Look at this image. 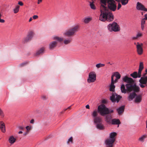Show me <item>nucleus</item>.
Segmentation results:
<instances>
[{
	"label": "nucleus",
	"instance_id": "1",
	"mask_svg": "<svg viewBox=\"0 0 147 147\" xmlns=\"http://www.w3.org/2000/svg\"><path fill=\"white\" fill-rule=\"evenodd\" d=\"M110 111H94L92 114V116L94 118V122L96 124L97 128L100 129H104V126L102 124V119L98 117H96L98 113H100L102 116H105L106 121L109 124L110 123Z\"/></svg>",
	"mask_w": 147,
	"mask_h": 147
},
{
	"label": "nucleus",
	"instance_id": "2",
	"mask_svg": "<svg viewBox=\"0 0 147 147\" xmlns=\"http://www.w3.org/2000/svg\"><path fill=\"white\" fill-rule=\"evenodd\" d=\"M122 80L123 82L127 83L126 84L125 86L129 92H131L132 91H134L135 92L140 91V88L137 86L131 78L126 76L122 78Z\"/></svg>",
	"mask_w": 147,
	"mask_h": 147
},
{
	"label": "nucleus",
	"instance_id": "3",
	"mask_svg": "<svg viewBox=\"0 0 147 147\" xmlns=\"http://www.w3.org/2000/svg\"><path fill=\"white\" fill-rule=\"evenodd\" d=\"M101 14L99 20L104 22L106 20L110 21V9H107L104 5H102L100 10Z\"/></svg>",
	"mask_w": 147,
	"mask_h": 147
},
{
	"label": "nucleus",
	"instance_id": "4",
	"mask_svg": "<svg viewBox=\"0 0 147 147\" xmlns=\"http://www.w3.org/2000/svg\"><path fill=\"white\" fill-rule=\"evenodd\" d=\"M79 28V26L78 25H76L72 28L67 30L64 33V34L67 36H71L75 34V33L77 32Z\"/></svg>",
	"mask_w": 147,
	"mask_h": 147
},
{
	"label": "nucleus",
	"instance_id": "5",
	"mask_svg": "<svg viewBox=\"0 0 147 147\" xmlns=\"http://www.w3.org/2000/svg\"><path fill=\"white\" fill-rule=\"evenodd\" d=\"M144 68L143 64L142 62H140L139 65V67L138 72L134 71L130 74V76L134 78H140L141 77V72Z\"/></svg>",
	"mask_w": 147,
	"mask_h": 147
},
{
	"label": "nucleus",
	"instance_id": "6",
	"mask_svg": "<svg viewBox=\"0 0 147 147\" xmlns=\"http://www.w3.org/2000/svg\"><path fill=\"white\" fill-rule=\"evenodd\" d=\"M96 75L94 71L90 72L89 74L88 78L87 80L88 83L93 82L96 80Z\"/></svg>",
	"mask_w": 147,
	"mask_h": 147
},
{
	"label": "nucleus",
	"instance_id": "7",
	"mask_svg": "<svg viewBox=\"0 0 147 147\" xmlns=\"http://www.w3.org/2000/svg\"><path fill=\"white\" fill-rule=\"evenodd\" d=\"M139 82V85L141 88H143L145 87H147V76L141 77Z\"/></svg>",
	"mask_w": 147,
	"mask_h": 147
},
{
	"label": "nucleus",
	"instance_id": "8",
	"mask_svg": "<svg viewBox=\"0 0 147 147\" xmlns=\"http://www.w3.org/2000/svg\"><path fill=\"white\" fill-rule=\"evenodd\" d=\"M111 28L112 31L115 32H119L120 30L119 25L115 22L111 24Z\"/></svg>",
	"mask_w": 147,
	"mask_h": 147
},
{
	"label": "nucleus",
	"instance_id": "9",
	"mask_svg": "<svg viewBox=\"0 0 147 147\" xmlns=\"http://www.w3.org/2000/svg\"><path fill=\"white\" fill-rule=\"evenodd\" d=\"M121 77L120 74L118 72L113 73L111 77V80L112 81V79H113V81L116 83L117 82L118 80Z\"/></svg>",
	"mask_w": 147,
	"mask_h": 147
},
{
	"label": "nucleus",
	"instance_id": "10",
	"mask_svg": "<svg viewBox=\"0 0 147 147\" xmlns=\"http://www.w3.org/2000/svg\"><path fill=\"white\" fill-rule=\"evenodd\" d=\"M143 45V44L142 43H137V51L138 54L140 55H142L143 53V49L142 48Z\"/></svg>",
	"mask_w": 147,
	"mask_h": 147
},
{
	"label": "nucleus",
	"instance_id": "11",
	"mask_svg": "<svg viewBox=\"0 0 147 147\" xmlns=\"http://www.w3.org/2000/svg\"><path fill=\"white\" fill-rule=\"evenodd\" d=\"M121 98V96L117 95L116 93H113L111 96V100L113 102L116 101L118 102Z\"/></svg>",
	"mask_w": 147,
	"mask_h": 147
},
{
	"label": "nucleus",
	"instance_id": "12",
	"mask_svg": "<svg viewBox=\"0 0 147 147\" xmlns=\"http://www.w3.org/2000/svg\"><path fill=\"white\" fill-rule=\"evenodd\" d=\"M34 34V33L32 31L29 32L27 36L23 39V42L24 43H26L30 40L32 38Z\"/></svg>",
	"mask_w": 147,
	"mask_h": 147
},
{
	"label": "nucleus",
	"instance_id": "13",
	"mask_svg": "<svg viewBox=\"0 0 147 147\" xmlns=\"http://www.w3.org/2000/svg\"><path fill=\"white\" fill-rule=\"evenodd\" d=\"M100 1L101 3L103 4L102 5H104L105 7H107V9H110V0H100ZM101 8V7H100Z\"/></svg>",
	"mask_w": 147,
	"mask_h": 147
},
{
	"label": "nucleus",
	"instance_id": "14",
	"mask_svg": "<svg viewBox=\"0 0 147 147\" xmlns=\"http://www.w3.org/2000/svg\"><path fill=\"white\" fill-rule=\"evenodd\" d=\"M136 9L140 10L147 11V9L141 3L138 2L137 3Z\"/></svg>",
	"mask_w": 147,
	"mask_h": 147
},
{
	"label": "nucleus",
	"instance_id": "15",
	"mask_svg": "<svg viewBox=\"0 0 147 147\" xmlns=\"http://www.w3.org/2000/svg\"><path fill=\"white\" fill-rule=\"evenodd\" d=\"M115 0H111V11H115L117 8L116 3Z\"/></svg>",
	"mask_w": 147,
	"mask_h": 147
},
{
	"label": "nucleus",
	"instance_id": "16",
	"mask_svg": "<svg viewBox=\"0 0 147 147\" xmlns=\"http://www.w3.org/2000/svg\"><path fill=\"white\" fill-rule=\"evenodd\" d=\"M111 123L113 125H118L117 127H119V125L121 123V122L118 119H114L112 120Z\"/></svg>",
	"mask_w": 147,
	"mask_h": 147
},
{
	"label": "nucleus",
	"instance_id": "17",
	"mask_svg": "<svg viewBox=\"0 0 147 147\" xmlns=\"http://www.w3.org/2000/svg\"><path fill=\"white\" fill-rule=\"evenodd\" d=\"M0 128L2 132L4 133L5 132V124L2 121H0Z\"/></svg>",
	"mask_w": 147,
	"mask_h": 147
},
{
	"label": "nucleus",
	"instance_id": "18",
	"mask_svg": "<svg viewBox=\"0 0 147 147\" xmlns=\"http://www.w3.org/2000/svg\"><path fill=\"white\" fill-rule=\"evenodd\" d=\"M97 110H109L105 105L101 104L98 106Z\"/></svg>",
	"mask_w": 147,
	"mask_h": 147
},
{
	"label": "nucleus",
	"instance_id": "19",
	"mask_svg": "<svg viewBox=\"0 0 147 147\" xmlns=\"http://www.w3.org/2000/svg\"><path fill=\"white\" fill-rule=\"evenodd\" d=\"M117 135V134L115 132H111V141L115 142Z\"/></svg>",
	"mask_w": 147,
	"mask_h": 147
},
{
	"label": "nucleus",
	"instance_id": "20",
	"mask_svg": "<svg viewBox=\"0 0 147 147\" xmlns=\"http://www.w3.org/2000/svg\"><path fill=\"white\" fill-rule=\"evenodd\" d=\"M143 36V34L142 32L140 31H139L136 36L133 37L132 38L133 40H137L139 38H140Z\"/></svg>",
	"mask_w": 147,
	"mask_h": 147
},
{
	"label": "nucleus",
	"instance_id": "21",
	"mask_svg": "<svg viewBox=\"0 0 147 147\" xmlns=\"http://www.w3.org/2000/svg\"><path fill=\"white\" fill-rule=\"evenodd\" d=\"M133 91V92L132 93H131L128 97V99L129 100H133V99L137 95L136 93L138 92H135L134 91Z\"/></svg>",
	"mask_w": 147,
	"mask_h": 147
},
{
	"label": "nucleus",
	"instance_id": "22",
	"mask_svg": "<svg viewBox=\"0 0 147 147\" xmlns=\"http://www.w3.org/2000/svg\"><path fill=\"white\" fill-rule=\"evenodd\" d=\"M142 99V96L141 95H136L135 100V102L136 103H139L141 101Z\"/></svg>",
	"mask_w": 147,
	"mask_h": 147
},
{
	"label": "nucleus",
	"instance_id": "23",
	"mask_svg": "<svg viewBox=\"0 0 147 147\" xmlns=\"http://www.w3.org/2000/svg\"><path fill=\"white\" fill-rule=\"evenodd\" d=\"M57 44V42L55 41H53L51 42L49 44V48L50 49H53L55 47Z\"/></svg>",
	"mask_w": 147,
	"mask_h": 147
},
{
	"label": "nucleus",
	"instance_id": "24",
	"mask_svg": "<svg viewBox=\"0 0 147 147\" xmlns=\"http://www.w3.org/2000/svg\"><path fill=\"white\" fill-rule=\"evenodd\" d=\"M9 141L10 144H12L16 142V139L13 136H11L9 138Z\"/></svg>",
	"mask_w": 147,
	"mask_h": 147
},
{
	"label": "nucleus",
	"instance_id": "25",
	"mask_svg": "<svg viewBox=\"0 0 147 147\" xmlns=\"http://www.w3.org/2000/svg\"><path fill=\"white\" fill-rule=\"evenodd\" d=\"M118 3H120L121 2L122 4L123 5H125L128 3L129 0H115Z\"/></svg>",
	"mask_w": 147,
	"mask_h": 147
},
{
	"label": "nucleus",
	"instance_id": "26",
	"mask_svg": "<svg viewBox=\"0 0 147 147\" xmlns=\"http://www.w3.org/2000/svg\"><path fill=\"white\" fill-rule=\"evenodd\" d=\"M121 92L122 93H126L127 91V92H129L128 91H127V88H126V89L125 88V86L124 84H122L121 86Z\"/></svg>",
	"mask_w": 147,
	"mask_h": 147
},
{
	"label": "nucleus",
	"instance_id": "27",
	"mask_svg": "<svg viewBox=\"0 0 147 147\" xmlns=\"http://www.w3.org/2000/svg\"><path fill=\"white\" fill-rule=\"evenodd\" d=\"M114 82L113 81V79H112V81L111 80V91L114 92L115 91V86L114 85Z\"/></svg>",
	"mask_w": 147,
	"mask_h": 147
},
{
	"label": "nucleus",
	"instance_id": "28",
	"mask_svg": "<svg viewBox=\"0 0 147 147\" xmlns=\"http://www.w3.org/2000/svg\"><path fill=\"white\" fill-rule=\"evenodd\" d=\"M105 143L107 147H110V134L109 138L106 140Z\"/></svg>",
	"mask_w": 147,
	"mask_h": 147
},
{
	"label": "nucleus",
	"instance_id": "29",
	"mask_svg": "<svg viewBox=\"0 0 147 147\" xmlns=\"http://www.w3.org/2000/svg\"><path fill=\"white\" fill-rule=\"evenodd\" d=\"M93 1L92 2H90V6L91 9L93 10H95L96 9V7L94 4Z\"/></svg>",
	"mask_w": 147,
	"mask_h": 147
},
{
	"label": "nucleus",
	"instance_id": "30",
	"mask_svg": "<svg viewBox=\"0 0 147 147\" xmlns=\"http://www.w3.org/2000/svg\"><path fill=\"white\" fill-rule=\"evenodd\" d=\"M92 20V18L90 17H85L84 19V23L87 24L89 23Z\"/></svg>",
	"mask_w": 147,
	"mask_h": 147
},
{
	"label": "nucleus",
	"instance_id": "31",
	"mask_svg": "<svg viewBox=\"0 0 147 147\" xmlns=\"http://www.w3.org/2000/svg\"><path fill=\"white\" fill-rule=\"evenodd\" d=\"M45 49L44 47L42 48L40 50H39L36 53V55H38L43 53Z\"/></svg>",
	"mask_w": 147,
	"mask_h": 147
},
{
	"label": "nucleus",
	"instance_id": "32",
	"mask_svg": "<svg viewBox=\"0 0 147 147\" xmlns=\"http://www.w3.org/2000/svg\"><path fill=\"white\" fill-rule=\"evenodd\" d=\"M20 6L18 5H17L16 6L14 9H13V10L14 13H16L19 11Z\"/></svg>",
	"mask_w": 147,
	"mask_h": 147
},
{
	"label": "nucleus",
	"instance_id": "33",
	"mask_svg": "<svg viewBox=\"0 0 147 147\" xmlns=\"http://www.w3.org/2000/svg\"><path fill=\"white\" fill-rule=\"evenodd\" d=\"M72 41V39L71 38H70L67 39L65 40L64 41V43L67 45L69 43Z\"/></svg>",
	"mask_w": 147,
	"mask_h": 147
},
{
	"label": "nucleus",
	"instance_id": "34",
	"mask_svg": "<svg viewBox=\"0 0 147 147\" xmlns=\"http://www.w3.org/2000/svg\"><path fill=\"white\" fill-rule=\"evenodd\" d=\"M54 40H57V41L59 42H61L62 41L63 39V38L59 37L57 36H56L54 38Z\"/></svg>",
	"mask_w": 147,
	"mask_h": 147
},
{
	"label": "nucleus",
	"instance_id": "35",
	"mask_svg": "<svg viewBox=\"0 0 147 147\" xmlns=\"http://www.w3.org/2000/svg\"><path fill=\"white\" fill-rule=\"evenodd\" d=\"M105 65L104 64H102L100 63H98L96 65V67L98 68H100V67H103Z\"/></svg>",
	"mask_w": 147,
	"mask_h": 147
},
{
	"label": "nucleus",
	"instance_id": "36",
	"mask_svg": "<svg viewBox=\"0 0 147 147\" xmlns=\"http://www.w3.org/2000/svg\"><path fill=\"white\" fill-rule=\"evenodd\" d=\"M146 138V136L145 135H143L142 136L140 137L139 139V140L143 142L144 139Z\"/></svg>",
	"mask_w": 147,
	"mask_h": 147
},
{
	"label": "nucleus",
	"instance_id": "37",
	"mask_svg": "<svg viewBox=\"0 0 147 147\" xmlns=\"http://www.w3.org/2000/svg\"><path fill=\"white\" fill-rule=\"evenodd\" d=\"M107 102V100L105 99H103L101 100V104H106Z\"/></svg>",
	"mask_w": 147,
	"mask_h": 147
},
{
	"label": "nucleus",
	"instance_id": "38",
	"mask_svg": "<svg viewBox=\"0 0 147 147\" xmlns=\"http://www.w3.org/2000/svg\"><path fill=\"white\" fill-rule=\"evenodd\" d=\"M125 106L124 105L122 106L119 108L117 109V110H124L125 109Z\"/></svg>",
	"mask_w": 147,
	"mask_h": 147
},
{
	"label": "nucleus",
	"instance_id": "39",
	"mask_svg": "<svg viewBox=\"0 0 147 147\" xmlns=\"http://www.w3.org/2000/svg\"><path fill=\"white\" fill-rule=\"evenodd\" d=\"M71 142V143H73V138L72 137H70L68 141L67 142V143L69 144V142Z\"/></svg>",
	"mask_w": 147,
	"mask_h": 147
},
{
	"label": "nucleus",
	"instance_id": "40",
	"mask_svg": "<svg viewBox=\"0 0 147 147\" xmlns=\"http://www.w3.org/2000/svg\"><path fill=\"white\" fill-rule=\"evenodd\" d=\"M146 24V20L142 19L141 20V25Z\"/></svg>",
	"mask_w": 147,
	"mask_h": 147
},
{
	"label": "nucleus",
	"instance_id": "41",
	"mask_svg": "<svg viewBox=\"0 0 147 147\" xmlns=\"http://www.w3.org/2000/svg\"><path fill=\"white\" fill-rule=\"evenodd\" d=\"M146 26V24H144V25H141V29L142 31H143L145 27Z\"/></svg>",
	"mask_w": 147,
	"mask_h": 147
},
{
	"label": "nucleus",
	"instance_id": "42",
	"mask_svg": "<svg viewBox=\"0 0 147 147\" xmlns=\"http://www.w3.org/2000/svg\"><path fill=\"white\" fill-rule=\"evenodd\" d=\"M124 111H117V113L119 115H121L123 114Z\"/></svg>",
	"mask_w": 147,
	"mask_h": 147
},
{
	"label": "nucleus",
	"instance_id": "43",
	"mask_svg": "<svg viewBox=\"0 0 147 147\" xmlns=\"http://www.w3.org/2000/svg\"><path fill=\"white\" fill-rule=\"evenodd\" d=\"M27 63V62H24L23 63H22L20 64V67H22L24 66V65H26Z\"/></svg>",
	"mask_w": 147,
	"mask_h": 147
},
{
	"label": "nucleus",
	"instance_id": "44",
	"mask_svg": "<svg viewBox=\"0 0 147 147\" xmlns=\"http://www.w3.org/2000/svg\"><path fill=\"white\" fill-rule=\"evenodd\" d=\"M115 141H111V147H113L114 146V142Z\"/></svg>",
	"mask_w": 147,
	"mask_h": 147
},
{
	"label": "nucleus",
	"instance_id": "45",
	"mask_svg": "<svg viewBox=\"0 0 147 147\" xmlns=\"http://www.w3.org/2000/svg\"><path fill=\"white\" fill-rule=\"evenodd\" d=\"M114 19V16L112 13H111V21Z\"/></svg>",
	"mask_w": 147,
	"mask_h": 147
},
{
	"label": "nucleus",
	"instance_id": "46",
	"mask_svg": "<svg viewBox=\"0 0 147 147\" xmlns=\"http://www.w3.org/2000/svg\"><path fill=\"white\" fill-rule=\"evenodd\" d=\"M121 7V4L120 3H119L118 4V6L117 7V9L119 10L120 8Z\"/></svg>",
	"mask_w": 147,
	"mask_h": 147
},
{
	"label": "nucleus",
	"instance_id": "47",
	"mask_svg": "<svg viewBox=\"0 0 147 147\" xmlns=\"http://www.w3.org/2000/svg\"><path fill=\"white\" fill-rule=\"evenodd\" d=\"M18 128L20 130H22L24 128V127L22 126H19L18 127Z\"/></svg>",
	"mask_w": 147,
	"mask_h": 147
},
{
	"label": "nucleus",
	"instance_id": "48",
	"mask_svg": "<svg viewBox=\"0 0 147 147\" xmlns=\"http://www.w3.org/2000/svg\"><path fill=\"white\" fill-rule=\"evenodd\" d=\"M18 4L21 6H22L23 5V3L21 1L19 2Z\"/></svg>",
	"mask_w": 147,
	"mask_h": 147
},
{
	"label": "nucleus",
	"instance_id": "49",
	"mask_svg": "<svg viewBox=\"0 0 147 147\" xmlns=\"http://www.w3.org/2000/svg\"><path fill=\"white\" fill-rule=\"evenodd\" d=\"M0 115L2 117L4 116V114L3 111H0Z\"/></svg>",
	"mask_w": 147,
	"mask_h": 147
},
{
	"label": "nucleus",
	"instance_id": "50",
	"mask_svg": "<svg viewBox=\"0 0 147 147\" xmlns=\"http://www.w3.org/2000/svg\"><path fill=\"white\" fill-rule=\"evenodd\" d=\"M38 17V16L37 15H34L33 16V18L34 19L37 18Z\"/></svg>",
	"mask_w": 147,
	"mask_h": 147
},
{
	"label": "nucleus",
	"instance_id": "51",
	"mask_svg": "<svg viewBox=\"0 0 147 147\" xmlns=\"http://www.w3.org/2000/svg\"><path fill=\"white\" fill-rule=\"evenodd\" d=\"M31 127H30L29 126H27L26 127V129H27V130H28H28H30V129Z\"/></svg>",
	"mask_w": 147,
	"mask_h": 147
},
{
	"label": "nucleus",
	"instance_id": "52",
	"mask_svg": "<svg viewBox=\"0 0 147 147\" xmlns=\"http://www.w3.org/2000/svg\"><path fill=\"white\" fill-rule=\"evenodd\" d=\"M143 19L145 20H147V13L145 15L144 18Z\"/></svg>",
	"mask_w": 147,
	"mask_h": 147
},
{
	"label": "nucleus",
	"instance_id": "53",
	"mask_svg": "<svg viewBox=\"0 0 147 147\" xmlns=\"http://www.w3.org/2000/svg\"><path fill=\"white\" fill-rule=\"evenodd\" d=\"M5 22V21L3 19H1L0 18V22L1 23H3Z\"/></svg>",
	"mask_w": 147,
	"mask_h": 147
},
{
	"label": "nucleus",
	"instance_id": "54",
	"mask_svg": "<svg viewBox=\"0 0 147 147\" xmlns=\"http://www.w3.org/2000/svg\"><path fill=\"white\" fill-rule=\"evenodd\" d=\"M42 1V0H38L37 2L38 4H39Z\"/></svg>",
	"mask_w": 147,
	"mask_h": 147
},
{
	"label": "nucleus",
	"instance_id": "55",
	"mask_svg": "<svg viewBox=\"0 0 147 147\" xmlns=\"http://www.w3.org/2000/svg\"><path fill=\"white\" fill-rule=\"evenodd\" d=\"M71 106H70L69 107H68L67 108L65 109V110H66L67 109H71Z\"/></svg>",
	"mask_w": 147,
	"mask_h": 147
},
{
	"label": "nucleus",
	"instance_id": "56",
	"mask_svg": "<svg viewBox=\"0 0 147 147\" xmlns=\"http://www.w3.org/2000/svg\"><path fill=\"white\" fill-rule=\"evenodd\" d=\"M86 107L87 109H90V106H89V105H87L86 106Z\"/></svg>",
	"mask_w": 147,
	"mask_h": 147
},
{
	"label": "nucleus",
	"instance_id": "57",
	"mask_svg": "<svg viewBox=\"0 0 147 147\" xmlns=\"http://www.w3.org/2000/svg\"><path fill=\"white\" fill-rule=\"evenodd\" d=\"M108 28L109 31H110V24H109L108 26Z\"/></svg>",
	"mask_w": 147,
	"mask_h": 147
},
{
	"label": "nucleus",
	"instance_id": "58",
	"mask_svg": "<svg viewBox=\"0 0 147 147\" xmlns=\"http://www.w3.org/2000/svg\"><path fill=\"white\" fill-rule=\"evenodd\" d=\"M34 121V120L33 119H32L30 121L31 123H33Z\"/></svg>",
	"mask_w": 147,
	"mask_h": 147
},
{
	"label": "nucleus",
	"instance_id": "59",
	"mask_svg": "<svg viewBox=\"0 0 147 147\" xmlns=\"http://www.w3.org/2000/svg\"><path fill=\"white\" fill-rule=\"evenodd\" d=\"M42 98L43 99H46V97L45 96H43L42 97Z\"/></svg>",
	"mask_w": 147,
	"mask_h": 147
},
{
	"label": "nucleus",
	"instance_id": "60",
	"mask_svg": "<svg viewBox=\"0 0 147 147\" xmlns=\"http://www.w3.org/2000/svg\"><path fill=\"white\" fill-rule=\"evenodd\" d=\"M28 134V132L27 131V132H26L24 134V135L25 136L26 135H27Z\"/></svg>",
	"mask_w": 147,
	"mask_h": 147
},
{
	"label": "nucleus",
	"instance_id": "61",
	"mask_svg": "<svg viewBox=\"0 0 147 147\" xmlns=\"http://www.w3.org/2000/svg\"><path fill=\"white\" fill-rule=\"evenodd\" d=\"M147 74L146 73H144L143 75V77H145L146 76V75Z\"/></svg>",
	"mask_w": 147,
	"mask_h": 147
},
{
	"label": "nucleus",
	"instance_id": "62",
	"mask_svg": "<svg viewBox=\"0 0 147 147\" xmlns=\"http://www.w3.org/2000/svg\"><path fill=\"white\" fill-rule=\"evenodd\" d=\"M32 20V18H30V19L29 20V22H31Z\"/></svg>",
	"mask_w": 147,
	"mask_h": 147
},
{
	"label": "nucleus",
	"instance_id": "63",
	"mask_svg": "<svg viewBox=\"0 0 147 147\" xmlns=\"http://www.w3.org/2000/svg\"><path fill=\"white\" fill-rule=\"evenodd\" d=\"M23 132L22 131H19V132H18V134H22V133Z\"/></svg>",
	"mask_w": 147,
	"mask_h": 147
},
{
	"label": "nucleus",
	"instance_id": "64",
	"mask_svg": "<svg viewBox=\"0 0 147 147\" xmlns=\"http://www.w3.org/2000/svg\"><path fill=\"white\" fill-rule=\"evenodd\" d=\"M109 88V91H110V85H109L108 86Z\"/></svg>",
	"mask_w": 147,
	"mask_h": 147
}]
</instances>
